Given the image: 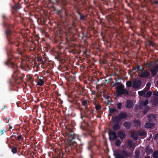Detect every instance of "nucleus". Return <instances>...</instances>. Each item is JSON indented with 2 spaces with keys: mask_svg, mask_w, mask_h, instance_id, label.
I'll use <instances>...</instances> for the list:
<instances>
[{
  "mask_svg": "<svg viewBox=\"0 0 158 158\" xmlns=\"http://www.w3.org/2000/svg\"><path fill=\"white\" fill-rule=\"evenodd\" d=\"M83 145V143H81L80 144V145L81 146H82Z\"/></svg>",
  "mask_w": 158,
  "mask_h": 158,
  "instance_id": "nucleus-61",
  "label": "nucleus"
},
{
  "mask_svg": "<svg viewBox=\"0 0 158 158\" xmlns=\"http://www.w3.org/2000/svg\"><path fill=\"white\" fill-rule=\"evenodd\" d=\"M9 128L8 129V130H10L12 128V127L10 125H9Z\"/></svg>",
  "mask_w": 158,
  "mask_h": 158,
  "instance_id": "nucleus-59",
  "label": "nucleus"
},
{
  "mask_svg": "<svg viewBox=\"0 0 158 158\" xmlns=\"http://www.w3.org/2000/svg\"><path fill=\"white\" fill-rule=\"evenodd\" d=\"M78 14L80 16V19L81 20H85L86 16L84 15L83 14H81L80 12H79Z\"/></svg>",
  "mask_w": 158,
  "mask_h": 158,
  "instance_id": "nucleus-26",
  "label": "nucleus"
},
{
  "mask_svg": "<svg viewBox=\"0 0 158 158\" xmlns=\"http://www.w3.org/2000/svg\"><path fill=\"white\" fill-rule=\"evenodd\" d=\"M87 103V101L86 100H83L82 101V105L85 106V108H88Z\"/></svg>",
  "mask_w": 158,
  "mask_h": 158,
  "instance_id": "nucleus-30",
  "label": "nucleus"
},
{
  "mask_svg": "<svg viewBox=\"0 0 158 158\" xmlns=\"http://www.w3.org/2000/svg\"><path fill=\"white\" fill-rule=\"evenodd\" d=\"M4 132H6V130L4 129L1 131L0 132L1 135H2L4 133Z\"/></svg>",
  "mask_w": 158,
  "mask_h": 158,
  "instance_id": "nucleus-51",
  "label": "nucleus"
},
{
  "mask_svg": "<svg viewBox=\"0 0 158 158\" xmlns=\"http://www.w3.org/2000/svg\"><path fill=\"white\" fill-rule=\"evenodd\" d=\"M147 86H148V87L146 88V90L145 91H146V92L150 89V85L149 83H148L147 84Z\"/></svg>",
  "mask_w": 158,
  "mask_h": 158,
  "instance_id": "nucleus-47",
  "label": "nucleus"
},
{
  "mask_svg": "<svg viewBox=\"0 0 158 158\" xmlns=\"http://www.w3.org/2000/svg\"><path fill=\"white\" fill-rule=\"evenodd\" d=\"M152 101V104L154 106H156L158 105V97H153Z\"/></svg>",
  "mask_w": 158,
  "mask_h": 158,
  "instance_id": "nucleus-19",
  "label": "nucleus"
},
{
  "mask_svg": "<svg viewBox=\"0 0 158 158\" xmlns=\"http://www.w3.org/2000/svg\"><path fill=\"white\" fill-rule=\"evenodd\" d=\"M17 52H18L19 53V54H21V53H20L21 52L20 51V50H19V48H18L17 49Z\"/></svg>",
  "mask_w": 158,
  "mask_h": 158,
  "instance_id": "nucleus-54",
  "label": "nucleus"
},
{
  "mask_svg": "<svg viewBox=\"0 0 158 158\" xmlns=\"http://www.w3.org/2000/svg\"><path fill=\"white\" fill-rule=\"evenodd\" d=\"M149 68H150L149 70L153 76H154L156 75L158 73V64H156L153 69L151 68V67L150 65L148 66Z\"/></svg>",
  "mask_w": 158,
  "mask_h": 158,
  "instance_id": "nucleus-9",
  "label": "nucleus"
},
{
  "mask_svg": "<svg viewBox=\"0 0 158 158\" xmlns=\"http://www.w3.org/2000/svg\"><path fill=\"white\" fill-rule=\"evenodd\" d=\"M157 85L158 86V81H157Z\"/></svg>",
  "mask_w": 158,
  "mask_h": 158,
  "instance_id": "nucleus-64",
  "label": "nucleus"
},
{
  "mask_svg": "<svg viewBox=\"0 0 158 158\" xmlns=\"http://www.w3.org/2000/svg\"><path fill=\"white\" fill-rule=\"evenodd\" d=\"M142 81L140 80H135L133 83V88L134 89H137L140 86Z\"/></svg>",
  "mask_w": 158,
  "mask_h": 158,
  "instance_id": "nucleus-10",
  "label": "nucleus"
},
{
  "mask_svg": "<svg viewBox=\"0 0 158 158\" xmlns=\"http://www.w3.org/2000/svg\"><path fill=\"white\" fill-rule=\"evenodd\" d=\"M115 158H124L125 157H128L131 156L130 152H127L125 150L122 151L121 153L116 152L114 154Z\"/></svg>",
  "mask_w": 158,
  "mask_h": 158,
  "instance_id": "nucleus-4",
  "label": "nucleus"
},
{
  "mask_svg": "<svg viewBox=\"0 0 158 158\" xmlns=\"http://www.w3.org/2000/svg\"><path fill=\"white\" fill-rule=\"evenodd\" d=\"M35 49V48L33 47H31L30 48V50H34Z\"/></svg>",
  "mask_w": 158,
  "mask_h": 158,
  "instance_id": "nucleus-53",
  "label": "nucleus"
},
{
  "mask_svg": "<svg viewBox=\"0 0 158 158\" xmlns=\"http://www.w3.org/2000/svg\"><path fill=\"white\" fill-rule=\"evenodd\" d=\"M75 21L74 20H73L72 21V25L73 26H75Z\"/></svg>",
  "mask_w": 158,
  "mask_h": 158,
  "instance_id": "nucleus-50",
  "label": "nucleus"
},
{
  "mask_svg": "<svg viewBox=\"0 0 158 158\" xmlns=\"http://www.w3.org/2000/svg\"><path fill=\"white\" fill-rule=\"evenodd\" d=\"M114 83V84L113 85V87H115H115V89H117L122 87V86H123L124 85L122 84L121 82H117L116 83H114V82H113Z\"/></svg>",
  "mask_w": 158,
  "mask_h": 158,
  "instance_id": "nucleus-15",
  "label": "nucleus"
},
{
  "mask_svg": "<svg viewBox=\"0 0 158 158\" xmlns=\"http://www.w3.org/2000/svg\"><path fill=\"white\" fill-rule=\"evenodd\" d=\"M144 158H150L149 156H147L145 157Z\"/></svg>",
  "mask_w": 158,
  "mask_h": 158,
  "instance_id": "nucleus-60",
  "label": "nucleus"
},
{
  "mask_svg": "<svg viewBox=\"0 0 158 158\" xmlns=\"http://www.w3.org/2000/svg\"><path fill=\"white\" fill-rule=\"evenodd\" d=\"M139 76L142 78L148 77L150 75L149 69H144V68H142L140 73H138Z\"/></svg>",
  "mask_w": 158,
  "mask_h": 158,
  "instance_id": "nucleus-6",
  "label": "nucleus"
},
{
  "mask_svg": "<svg viewBox=\"0 0 158 158\" xmlns=\"http://www.w3.org/2000/svg\"><path fill=\"white\" fill-rule=\"evenodd\" d=\"M44 83V80L41 79H39L38 81L37 84L39 85L42 86Z\"/></svg>",
  "mask_w": 158,
  "mask_h": 158,
  "instance_id": "nucleus-33",
  "label": "nucleus"
},
{
  "mask_svg": "<svg viewBox=\"0 0 158 158\" xmlns=\"http://www.w3.org/2000/svg\"><path fill=\"white\" fill-rule=\"evenodd\" d=\"M15 44L16 46L17 47H18L19 46V43H15Z\"/></svg>",
  "mask_w": 158,
  "mask_h": 158,
  "instance_id": "nucleus-55",
  "label": "nucleus"
},
{
  "mask_svg": "<svg viewBox=\"0 0 158 158\" xmlns=\"http://www.w3.org/2000/svg\"><path fill=\"white\" fill-rule=\"evenodd\" d=\"M126 85L127 87L129 88L131 87L132 85L131 81H127L126 83Z\"/></svg>",
  "mask_w": 158,
  "mask_h": 158,
  "instance_id": "nucleus-34",
  "label": "nucleus"
},
{
  "mask_svg": "<svg viewBox=\"0 0 158 158\" xmlns=\"http://www.w3.org/2000/svg\"><path fill=\"white\" fill-rule=\"evenodd\" d=\"M116 90V94L119 97H121L123 95H128L129 94V91L124 89V85L122 86Z\"/></svg>",
  "mask_w": 158,
  "mask_h": 158,
  "instance_id": "nucleus-5",
  "label": "nucleus"
},
{
  "mask_svg": "<svg viewBox=\"0 0 158 158\" xmlns=\"http://www.w3.org/2000/svg\"><path fill=\"white\" fill-rule=\"evenodd\" d=\"M148 103V99H146L144 101L140 103L139 105V106L140 108H143L144 106L147 105Z\"/></svg>",
  "mask_w": 158,
  "mask_h": 158,
  "instance_id": "nucleus-20",
  "label": "nucleus"
},
{
  "mask_svg": "<svg viewBox=\"0 0 158 158\" xmlns=\"http://www.w3.org/2000/svg\"><path fill=\"white\" fill-rule=\"evenodd\" d=\"M20 2V1H19L17 3H15L14 5L12 7V9L16 11L19 9L21 7Z\"/></svg>",
  "mask_w": 158,
  "mask_h": 158,
  "instance_id": "nucleus-12",
  "label": "nucleus"
},
{
  "mask_svg": "<svg viewBox=\"0 0 158 158\" xmlns=\"http://www.w3.org/2000/svg\"><path fill=\"white\" fill-rule=\"evenodd\" d=\"M109 138L110 141H114L118 138L116 131L110 130L108 132Z\"/></svg>",
  "mask_w": 158,
  "mask_h": 158,
  "instance_id": "nucleus-8",
  "label": "nucleus"
},
{
  "mask_svg": "<svg viewBox=\"0 0 158 158\" xmlns=\"http://www.w3.org/2000/svg\"><path fill=\"white\" fill-rule=\"evenodd\" d=\"M61 68H64V70H67L68 69V65H64V66L63 65H60L59 66Z\"/></svg>",
  "mask_w": 158,
  "mask_h": 158,
  "instance_id": "nucleus-44",
  "label": "nucleus"
},
{
  "mask_svg": "<svg viewBox=\"0 0 158 158\" xmlns=\"http://www.w3.org/2000/svg\"><path fill=\"white\" fill-rule=\"evenodd\" d=\"M55 11L56 12L57 14L59 15H60L63 12L62 9L60 10H56Z\"/></svg>",
  "mask_w": 158,
  "mask_h": 158,
  "instance_id": "nucleus-42",
  "label": "nucleus"
},
{
  "mask_svg": "<svg viewBox=\"0 0 158 158\" xmlns=\"http://www.w3.org/2000/svg\"><path fill=\"white\" fill-rule=\"evenodd\" d=\"M2 18L3 19V26L7 28V29L5 31V35L6 38L9 42V44H14V42L12 40L14 38L15 33L8 28L9 25L5 22V21L8 19V18L5 15H2Z\"/></svg>",
  "mask_w": 158,
  "mask_h": 158,
  "instance_id": "nucleus-3",
  "label": "nucleus"
},
{
  "mask_svg": "<svg viewBox=\"0 0 158 158\" xmlns=\"http://www.w3.org/2000/svg\"><path fill=\"white\" fill-rule=\"evenodd\" d=\"M140 152L139 151H136L135 152V158H139Z\"/></svg>",
  "mask_w": 158,
  "mask_h": 158,
  "instance_id": "nucleus-41",
  "label": "nucleus"
},
{
  "mask_svg": "<svg viewBox=\"0 0 158 158\" xmlns=\"http://www.w3.org/2000/svg\"><path fill=\"white\" fill-rule=\"evenodd\" d=\"M123 125L127 129H130L132 126V123L131 122H125Z\"/></svg>",
  "mask_w": 158,
  "mask_h": 158,
  "instance_id": "nucleus-16",
  "label": "nucleus"
},
{
  "mask_svg": "<svg viewBox=\"0 0 158 158\" xmlns=\"http://www.w3.org/2000/svg\"><path fill=\"white\" fill-rule=\"evenodd\" d=\"M17 139L19 141H20L21 139H22V135H19L18 136L17 138Z\"/></svg>",
  "mask_w": 158,
  "mask_h": 158,
  "instance_id": "nucleus-48",
  "label": "nucleus"
},
{
  "mask_svg": "<svg viewBox=\"0 0 158 158\" xmlns=\"http://www.w3.org/2000/svg\"><path fill=\"white\" fill-rule=\"evenodd\" d=\"M89 158H94L91 154L89 155Z\"/></svg>",
  "mask_w": 158,
  "mask_h": 158,
  "instance_id": "nucleus-58",
  "label": "nucleus"
},
{
  "mask_svg": "<svg viewBox=\"0 0 158 158\" xmlns=\"http://www.w3.org/2000/svg\"><path fill=\"white\" fill-rule=\"evenodd\" d=\"M139 135L140 136H143L146 135V133L145 132L143 131H139Z\"/></svg>",
  "mask_w": 158,
  "mask_h": 158,
  "instance_id": "nucleus-39",
  "label": "nucleus"
},
{
  "mask_svg": "<svg viewBox=\"0 0 158 158\" xmlns=\"http://www.w3.org/2000/svg\"><path fill=\"white\" fill-rule=\"evenodd\" d=\"M112 119L114 121H116L117 122L116 123H118L120 122L121 119H120L119 116H116L114 117H112Z\"/></svg>",
  "mask_w": 158,
  "mask_h": 158,
  "instance_id": "nucleus-22",
  "label": "nucleus"
},
{
  "mask_svg": "<svg viewBox=\"0 0 158 158\" xmlns=\"http://www.w3.org/2000/svg\"><path fill=\"white\" fill-rule=\"evenodd\" d=\"M152 92L151 91H149L147 92L146 93H145L144 95V97L147 98H148L152 95Z\"/></svg>",
  "mask_w": 158,
  "mask_h": 158,
  "instance_id": "nucleus-31",
  "label": "nucleus"
},
{
  "mask_svg": "<svg viewBox=\"0 0 158 158\" xmlns=\"http://www.w3.org/2000/svg\"><path fill=\"white\" fill-rule=\"evenodd\" d=\"M145 93L146 91H141L138 92V93L139 96H144V97Z\"/></svg>",
  "mask_w": 158,
  "mask_h": 158,
  "instance_id": "nucleus-36",
  "label": "nucleus"
},
{
  "mask_svg": "<svg viewBox=\"0 0 158 158\" xmlns=\"http://www.w3.org/2000/svg\"><path fill=\"white\" fill-rule=\"evenodd\" d=\"M154 126V124L152 123L146 122L145 124V127L147 128H149L152 127Z\"/></svg>",
  "mask_w": 158,
  "mask_h": 158,
  "instance_id": "nucleus-18",
  "label": "nucleus"
},
{
  "mask_svg": "<svg viewBox=\"0 0 158 158\" xmlns=\"http://www.w3.org/2000/svg\"><path fill=\"white\" fill-rule=\"evenodd\" d=\"M56 2L58 4L65 5L67 3V0H56Z\"/></svg>",
  "mask_w": 158,
  "mask_h": 158,
  "instance_id": "nucleus-24",
  "label": "nucleus"
},
{
  "mask_svg": "<svg viewBox=\"0 0 158 158\" xmlns=\"http://www.w3.org/2000/svg\"><path fill=\"white\" fill-rule=\"evenodd\" d=\"M114 84V83H113V82L112 83H111V86H113V85Z\"/></svg>",
  "mask_w": 158,
  "mask_h": 158,
  "instance_id": "nucleus-62",
  "label": "nucleus"
},
{
  "mask_svg": "<svg viewBox=\"0 0 158 158\" xmlns=\"http://www.w3.org/2000/svg\"><path fill=\"white\" fill-rule=\"evenodd\" d=\"M114 0L117 1L119 3H121L122 1V0Z\"/></svg>",
  "mask_w": 158,
  "mask_h": 158,
  "instance_id": "nucleus-57",
  "label": "nucleus"
},
{
  "mask_svg": "<svg viewBox=\"0 0 158 158\" xmlns=\"http://www.w3.org/2000/svg\"><path fill=\"white\" fill-rule=\"evenodd\" d=\"M148 120L149 122H152V118H153V115L152 114H150L148 115Z\"/></svg>",
  "mask_w": 158,
  "mask_h": 158,
  "instance_id": "nucleus-28",
  "label": "nucleus"
},
{
  "mask_svg": "<svg viewBox=\"0 0 158 158\" xmlns=\"http://www.w3.org/2000/svg\"><path fill=\"white\" fill-rule=\"evenodd\" d=\"M88 144L89 147L88 148L90 150L91 148H92L94 145V142L93 141H90L89 142Z\"/></svg>",
  "mask_w": 158,
  "mask_h": 158,
  "instance_id": "nucleus-32",
  "label": "nucleus"
},
{
  "mask_svg": "<svg viewBox=\"0 0 158 158\" xmlns=\"http://www.w3.org/2000/svg\"><path fill=\"white\" fill-rule=\"evenodd\" d=\"M69 77L72 78L73 79H74L75 78V77L71 75L69 76Z\"/></svg>",
  "mask_w": 158,
  "mask_h": 158,
  "instance_id": "nucleus-56",
  "label": "nucleus"
},
{
  "mask_svg": "<svg viewBox=\"0 0 158 158\" xmlns=\"http://www.w3.org/2000/svg\"><path fill=\"white\" fill-rule=\"evenodd\" d=\"M133 105V102L131 100H128L126 101L125 107L127 109H131Z\"/></svg>",
  "mask_w": 158,
  "mask_h": 158,
  "instance_id": "nucleus-13",
  "label": "nucleus"
},
{
  "mask_svg": "<svg viewBox=\"0 0 158 158\" xmlns=\"http://www.w3.org/2000/svg\"><path fill=\"white\" fill-rule=\"evenodd\" d=\"M81 136L77 135L73 132L68 134L67 141L65 142V152L68 154L73 153L75 154L76 153L80 152L77 148V142L75 141L76 139L80 140Z\"/></svg>",
  "mask_w": 158,
  "mask_h": 158,
  "instance_id": "nucleus-1",
  "label": "nucleus"
},
{
  "mask_svg": "<svg viewBox=\"0 0 158 158\" xmlns=\"http://www.w3.org/2000/svg\"><path fill=\"white\" fill-rule=\"evenodd\" d=\"M131 137L134 139H136L137 138V135L134 133H132L131 134Z\"/></svg>",
  "mask_w": 158,
  "mask_h": 158,
  "instance_id": "nucleus-45",
  "label": "nucleus"
},
{
  "mask_svg": "<svg viewBox=\"0 0 158 158\" xmlns=\"http://www.w3.org/2000/svg\"><path fill=\"white\" fill-rule=\"evenodd\" d=\"M148 110H149L148 107V106L144 108V110H143L142 112L144 114H146L147 113V112L148 111Z\"/></svg>",
  "mask_w": 158,
  "mask_h": 158,
  "instance_id": "nucleus-43",
  "label": "nucleus"
},
{
  "mask_svg": "<svg viewBox=\"0 0 158 158\" xmlns=\"http://www.w3.org/2000/svg\"><path fill=\"white\" fill-rule=\"evenodd\" d=\"M133 123L135 124V126H140V120H134Z\"/></svg>",
  "mask_w": 158,
  "mask_h": 158,
  "instance_id": "nucleus-35",
  "label": "nucleus"
},
{
  "mask_svg": "<svg viewBox=\"0 0 158 158\" xmlns=\"http://www.w3.org/2000/svg\"><path fill=\"white\" fill-rule=\"evenodd\" d=\"M11 151L13 154L18 153L19 156H20V154H18V151L17 150V147L15 146H13L11 149Z\"/></svg>",
  "mask_w": 158,
  "mask_h": 158,
  "instance_id": "nucleus-21",
  "label": "nucleus"
},
{
  "mask_svg": "<svg viewBox=\"0 0 158 158\" xmlns=\"http://www.w3.org/2000/svg\"><path fill=\"white\" fill-rule=\"evenodd\" d=\"M128 145L131 148H134V144L132 140H128Z\"/></svg>",
  "mask_w": 158,
  "mask_h": 158,
  "instance_id": "nucleus-23",
  "label": "nucleus"
},
{
  "mask_svg": "<svg viewBox=\"0 0 158 158\" xmlns=\"http://www.w3.org/2000/svg\"><path fill=\"white\" fill-rule=\"evenodd\" d=\"M116 112H118V111L115 108L109 107V113L111 114H113Z\"/></svg>",
  "mask_w": 158,
  "mask_h": 158,
  "instance_id": "nucleus-25",
  "label": "nucleus"
},
{
  "mask_svg": "<svg viewBox=\"0 0 158 158\" xmlns=\"http://www.w3.org/2000/svg\"><path fill=\"white\" fill-rule=\"evenodd\" d=\"M4 63L5 64L13 69V74L12 77L16 82H17L18 80H19L21 81H22L25 77V75L23 73H21L20 72L19 70L17 69V66L13 62L8 60Z\"/></svg>",
  "mask_w": 158,
  "mask_h": 158,
  "instance_id": "nucleus-2",
  "label": "nucleus"
},
{
  "mask_svg": "<svg viewBox=\"0 0 158 158\" xmlns=\"http://www.w3.org/2000/svg\"><path fill=\"white\" fill-rule=\"evenodd\" d=\"M7 119V118H5L4 119H3V120L4 121L5 120H6Z\"/></svg>",
  "mask_w": 158,
  "mask_h": 158,
  "instance_id": "nucleus-63",
  "label": "nucleus"
},
{
  "mask_svg": "<svg viewBox=\"0 0 158 158\" xmlns=\"http://www.w3.org/2000/svg\"><path fill=\"white\" fill-rule=\"evenodd\" d=\"M150 1L152 4H154L156 5H158V0H150Z\"/></svg>",
  "mask_w": 158,
  "mask_h": 158,
  "instance_id": "nucleus-40",
  "label": "nucleus"
},
{
  "mask_svg": "<svg viewBox=\"0 0 158 158\" xmlns=\"http://www.w3.org/2000/svg\"><path fill=\"white\" fill-rule=\"evenodd\" d=\"M118 116L120 119L122 120L126 118L127 116V115L126 113L121 111L120 114H119Z\"/></svg>",
  "mask_w": 158,
  "mask_h": 158,
  "instance_id": "nucleus-14",
  "label": "nucleus"
},
{
  "mask_svg": "<svg viewBox=\"0 0 158 158\" xmlns=\"http://www.w3.org/2000/svg\"><path fill=\"white\" fill-rule=\"evenodd\" d=\"M115 145L116 146H119L121 144V142L120 140L119 139H116L115 140Z\"/></svg>",
  "mask_w": 158,
  "mask_h": 158,
  "instance_id": "nucleus-27",
  "label": "nucleus"
},
{
  "mask_svg": "<svg viewBox=\"0 0 158 158\" xmlns=\"http://www.w3.org/2000/svg\"><path fill=\"white\" fill-rule=\"evenodd\" d=\"M92 113L91 110L88 108H86L85 109L84 112L81 113V118L84 121V118H88Z\"/></svg>",
  "mask_w": 158,
  "mask_h": 158,
  "instance_id": "nucleus-7",
  "label": "nucleus"
},
{
  "mask_svg": "<svg viewBox=\"0 0 158 158\" xmlns=\"http://www.w3.org/2000/svg\"><path fill=\"white\" fill-rule=\"evenodd\" d=\"M117 108L118 109L121 110V109L122 104L120 102L117 104Z\"/></svg>",
  "mask_w": 158,
  "mask_h": 158,
  "instance_id": "nucleus-46",
  "label": "nucleus"
},
{
  "mask_svg": "<svg viewBox=\"0 0 158 158\" xmlns=\"http://www.w3.org/2000/svg\"><path fill=\"white\" fill-rule=\"evenodd\" d=\"M153 158H158V150L154 151L152 155Z\"/></svg>",
  "mask_w": 158,
  "mask_h": 158,
  "instance_id": "nucleus-29",
  "label": "nucleus"
},
{
  "mask_svg": "<svg viewBox=\"0 0 158 158\" xmlns=\"http://www.w3.org/2000/svg\"><path fill=\"white\" fill-rule=\"evenodd\" d=\"M158 137V134H156L155 135V137H154V139H156Z\"/></svg>",
  "mask_w": 158,
  "mask_h": 158,
  "instance_id": "nucleus-52",
  "label": "nucleus"
},
{
  "mask_svg": "<svg viewBox=\"0 0 158 158\" xmlns=\"http://www.w3.org/2000/svg\"><path fill=\"white\" fill-rule=\"evenodd\" d=\"M120 128V126L118 123L114 124L112 127V129L114 131L118 130Z\"/></svg>",
  "mask_w": 158,
  "mask_h": 158,
  "instance_id": "nucleus-17",
  "label": "nucleus"
},
{
  "mask_svg": "<svg viewBox=\"0 0 158 158\" xmlns=\"http://www.w3.org/2000/svg\"><path fill=\"white\" fill-rule=\"evenodd\" d=\"M153 94L156 96L158 97V91H154L153 93Z\"/></svg>",
  "mask_w": 158,
  "mask_h": 158,
  "instance_id": "nucleus-49",
  "label": "nucleus"
},
{
  "mask_svg": "<svg viewBox=\"0 0 158 158\" xmlns=\"http://www.w3.org/2000/svg\"><path fill=\"white\" fill-rule=\"evenodd\" d=\"M141 68H141L139 65H138L136 67H134L133 70H135L138 72L139 70L141 71Z\"/></svg>",
  "mask_w": 158,
  "mask_h": 158,
  "instance_id": "nucleus-37",
  "label": "nucleus"
},
{
  "mask_svg": "<svg viewBox=\"0 0 158 158\" xmlns=\"http://www.w3.org/2000/svg\"><path fill=\"white\" fill-rule=\"evenodd\" d=\"M117 134L118 137H119L121 139H123L126 136V135L125 132L123 131H118V132Z\"/></svg>",
  "mask_w": 158,
  "mask_h": 158,
  "instance_id": "nucleus-11",
  "label": "nucleus"
},
{
  "mask_svg": "<svg viewBox=\"0 0 158 158\" xmlns=\"http://www.w3.org/2000/svg\"><path fill=\"white\" fill-rule=\"evenodd\" d=\"M95 107L97 110H99L101 109V107L99 104H95Z\"/></svg>",
  "mask_w": 158,
  "mask_h": 158,
  "instance_id": "nucleus-38",
  "label": "nucleus"
}]
</instances>
